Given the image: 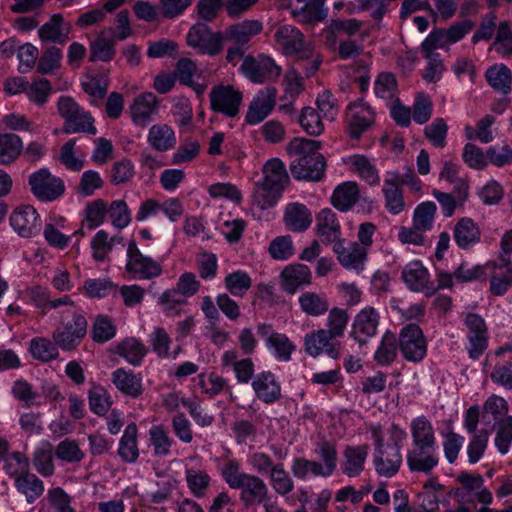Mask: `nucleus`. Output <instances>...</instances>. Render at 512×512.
<instances>
[{"instance_id": "1", "label": "nucleus", "mask_w": 512, "mask_h": 512, "mask_svg": "<svg viewBox=\"0 0 512 512\" xmlns=\"http://www.w3.org/2000/svg\"><path fill=\"white\" fill-rule=\"evenodd\" d=\"M322 143L317 140L294 138L287 145V152L295 158L290 163L292 176L297 180L319 181L323 178L326 162L318 151Z\"/></svg>"}, {"instance_id": "2", "label": "nucleus", "mask_w": 512, "mask_h": 512, "mask_svg": "<svg viewBox=\"0 0 512 512\" xmlns=\"http://www.w3.org/2000/svg\"><path fill=\"white\" fill-rule=\"evenodd\" d=\"M220 474L231 489L240 490L239 500L245 508L261 505L268 501L267 484L257 475L242 472L239 461L226 460L220 468Z\"/></svg>"}, {"instance_id": "3", "label": "nucleus", "mask_w": 512, "mask_h": 512, "mask_svg": "<svg viewBox=\"0 0 512 512\" xmlns=\"http://www.w3.org/2000/svg\"><path fill=\"white\" fill-rule=\"evenodd\" d=\"M47 306L51 309H57L66 306L61 312V319L64 314H71L72 320L62 322L52 333V339L56 345L63 351L75 350L88 333V321L81 309L75 306L70 296H63L57 299L49 300Z\"/></svg>"}, {"instance_id": "4", "label": "nucleus", "mask_w": 512, "mask_h": 512, "mask_svg": "<svg viewBox=\"0 0 512 512\" xmlns=\"http://www.w3.org/2000/svg\"><path fill=\"white\" fill-rule=\"evenodd\" d=\"M263 175V181L257 183L254 201L261 209H266L275 205L289 177L285 165L277 158L266 162L263 166Z\"/></svg>"}, {"instance_id": "5", "label": "nucleus", "mask_w": 512, "mask_h": 512, "mask_svg": "<svg viewBox=\"0 0 512 512\" xmlns=\"http://www.w3.org/2000/svg\"><path fill=\"white\" fill-rule=\"evenodd\" d=\"M58 114L64 119L63 131L67 134L85 133L95 135L94 118L71 96H61L57 101Z\"/></svg>"}, {"instance_id": "6", "label": "nucleus", "mask_w": 512, "mask_h": 512, "mask_svg": "<svg viewBox=\"0 0 512 512\" xmlns=\"http://www.w3.org/2000/svg\"><path fill=\"white\" fill-rule=\"evenodd\" d=\"M375 441L373 464L376 472L383 477H393L402 464V455L398 447L384 444V437L380 425H371L369 428Z\"/></svg>"}, {"instance_id": "7", "label": "nucleus", "mask_w": 512, "mask_h": 512, "mask_svg": "<svg viewBox=\"0 0 512 512\" xmlns=\"http://www.w3.org/2000/svg\"><path fill=\"white\" fill-rule=\"evenodd\" d=\"M224 40L223 32H213L205 22L195 23L186 35V43L189 47L209 56H216L222 52Z\"/></svg>"}, {"instance_id": "8", "label": "nucleus", "mask_w": 512, "mask_h": 512, "mask_svg": "<svg viewBox=\"0 0 512 512\" xmlns=\"http://www.w3.org/2000/svg\"><path fill=\"white\" fill-rule=\"evenodd\" d=\"M274 39L286 56H291L297 61L309 60L314 55L311 44L305 42L302 32L292 25L279 26Z\"/></svg>"}, {"instance_id": "9", "label": "nucleus", "mask_w": 512, "mask_h": 512, "mask_svg": "<svg viewBox=\"0 0 512 512\" xmlns=\"http://www.w3.org/2000/svg\"><path fill=\"white\" fill-rule=\"evenodd\" d=\"M30 191L42 202H52L65 193L64 181L47 168H41L28 177Z\"/></svg>"}, {"instance_id": "10", "label": "nucleus", "mask_w": 512, "mask_h": 512, "mask_svg": "<svg viewBox=\"0 0 512 512\" xmlns=\"http://www.w3.org/2000/svg\"><path fill=\"white\" fill-rule=\"evenodd\" d=\"M397 342L403 358L408 362L419 363L427 354V341L417 324L402 327Z\"/></svg>"}, {"instance_id": "11", "label": "nucleus", "mask_w": 512, "mask_h": 512, "mask_svg": "<svg viewBox=\"0 0 512 512\" xmlns=\"http://www.w3.org/2000/svg\"><path fill=\"white\" fill-rule=\"evenodd\" d=\"M240 69L250 81L258 84L275 81L282 72L281 67L266 55H259L257 58L245 57Z\"/></svg>"}, {"instance_id": "12", "label": "nucleus", "mask_w": 512, "mask_h": 512, "mask_svg": "<svg viewBox=\"0 0 512 512\" xmlns=\"http://www.w3.org/2000/svg\"><path fill=\"white\" fill-rule=\"evenodd\" d=\"M210 107L216 113L233 118L239 113L243 95L231 85L214 86L210 93Z\"/></svg>"}, {"instance_id": "13", "label": "nucleus", "mask_w": 512, "mask_h": 512, "mask_svg": "<svg viewBox=\"0 0 512 512\" xmlns=\"http://www.w3.org/2000/svg\"><path fill=\"white\" fill-rule=\"evenodd\" d=\"M347 134L359 139L375 122V112L362 99L350 103L347 108Z\"/></svg>"}, {"instance_id": "14", "label": "nucleus", "mask_w": 512, "mask_h": 512, "mask_svg": "<svg viewBox=\"0 0 512 512\" xmlns=\"http://www.w3.org/2000/svg\"><path fill=\"white\" fill-rule=\"evenodd\" d=\"M126 270L139 279H152L162 274V266L154 259L143 255L136 243L131 241L127 249Z\"/></svg>"}, {"instance_id": "15", "label": "nucleus", "mask_w": 512, "mask_h": 512, "mask_svg": "<svg viewBox=\"0 0 512 512\" xmlns=\"http://www.w3.org/2000/svg\"><path fill=\"white\" fill-rule=\"evenodd\" d=\"M335 339L336 337L332 336L326 329L310 332L304 338L305 352L314 358L324 352L330 358L336 360L341 354V344Z\"/></svg>"}, {"instance_id": "16", "label": "nucleus", "mask_w": 512, "mask_h": 512, "mask_svg": "<svg viewBox=\"0 0 512 512\" xmlns=\"http://www.w3.org/2000/svg\"><path fill=\"white\" fill-rule=\"evenodd\" d=\"M257 334L264 339L266 347L273 351L274 357L279 361H289L295 350V345L286 334L275 332L272 324L259 323Z\"/></svg>"}, {"instance_id": "17", "label": "nucleus", "mask_w": 512, "mask_h": 512, "mask_svg": "<svg viewBox=\"0 0 512 512\" xmlns=\"http://www.w3.org/2000/svg\"><path fill=\"white\" fill-rule=\"evenodd\" d=\"M277 89L265 87L258 91L250 102L245 120L250 125L262 122L274 109L276 104Z\"/></svg>"}, {"instance_id": "18", "label": "nucleus", "mask_w": 512, "mask_h": 512, "mask_svg": "<svg viewBox=\"0 0 512 512\" xmlns=\"http://www.w3.org/2000/svg\"><path fill=\"white\" fill-rule=\"evenodd\" d=\"M402 279L414 292H423L426 296H431L437 291L434 283L430 281L428 270L420 261L408 263L402 270Z\"/></svg>"}, {"instance_id": "19", "label": "nucleus", "mask_w": 512, "mask_h": 512, "mask_svg": "<svg viewBox=\"0 0 512 512\" xmlns=\"http://www.w3.org/2000/svg\"><path fill=\"white\" fill-rule=\"evenodd\" d=\"M12 228L22 237H32L41 230L39 215L34 207L23 205L17 207L10 216Z\"/></svg>"}, {"instance_id": "20", "label": "nucleus", "mask_w": 512, "mask_h": 512, "mask_svg": "<svg viewBox=\"0 0 512 512\" xmlns=\"http://www.w3.org/2000/svg\"><path fill=\"white\" fill-rule=\"evenodd\" d=\"M251 385L256 398L265 404H273L282 398L281 385L270 371L258 373Z\"/></svg>"}, {"instance_id": "21", "label": "nucleus", "mask_w": 512, "mask_h": 512, "mask_svg": "<svg viewBox=\"0 0 512 512\" xmlns=\"http://www.w3.org/2000/svg\"><path fill=\"white\" fill-rule=\"evenodd\" d=\"M436 449L437 446L412 445L406 456L410 471L429 474L439 463Z\"/></svg>"}, {"instance_id": "22", "label": "nucleus", "mask_w": 512, "mask_h": 512, "mask_svg": "<svg viewBox=\"0 0 512 512\" xmlns=\"http://www.w3.org/2000/svg\"><path fill=\"white\" fill-rule=\"evenodd\" d=\"M379 324V314L373 307H365L354 318L351 337L359 344H365L374 336Z\"/></svg>"}, {"instance_id": "23", "label": "nucleus", "mask_w": 512, "mask_h": 512, "mask_svg": "<svg viewBox=\"0 0 512 512\" xmlns=\"http://www.w3.org/2000/svg\"><path fill=\"white\" fill-rule=\"evenodd\" d=\"M71 25L65 22L62 14H53L49 21L38 30V36L43 42L64 44L69 39Z\"/></svg>"}, {"instance_id": "24", "label": "nucleus", "mask_w": 512, "mask_h": 512, "mask_svg": "<svg viewBox=\"0 0 512 512\" xmlns=\"http://www.w3.org/2000/svg\"><path fill=\"white\" fill-rule=\"evenodd\" d=\"M159 101L152 92H145L137 96L131 105L133 122L141 127L147 126L152 121V116L157 113Z\"/></svg>"}, {"instance_id": "25", "label": "nucleus", "mask_w": 512, "mask_h": 512, "mask_svg": "<svg viewBox=\"0 0 512 512\" xmlns=\"http://www.w3.org/2000/svg\"><path fill=\"white\" fill-rule=\"evenodd\" d=\"M492 270L490 276V292L495 296L505 294L512 286V264L509 257H501V263L491 262L489 268Z\"/></svg>"}, {"instance_id": "26", "label": "nucleus", "mask_w": 512, "mask_h": 512, "mask_svg": "<svg viewBox=\"0 0 512 512\" xmlns=\"http://www.w3.org/2000/svg\"><path fill=\"white\" fill-rule=\"evenodd\" d=\"M112 382L121 393L131 398L140 397L144 390L141 374L132 370L116 369L112 372Z\"/></svg>"}, {"instance_id": "27", "label": "nucleus", "mask_w": 512, "mask_h": 512, "mask_svg": "<svg viewBox=\"0 0 512 512\" xmlns=\"http://www.w3.org/2000/svg\"><path fill=\"white\" fill-rule=\"evenodd\" d=\"M284 291L294 294L298 288L311 284V270L304 264H292L281 272Z\"/></svg>"}, {"instance_id": "28", "label": "nucleus", "mask_w": 512, "mask_h": 512, "mask_svg": "<svg viewBox=\"0 0 512 512\" xmlns=\"http://www.w3.org/2000/svg\"><path fill=\"white\" fill-rule=\"evenodd\" d=\"M262 30L263 25L259 20H244L228 27L224 36L237 46H244Z\"/></svg>"}, {"instance_id": "29", "label": "nucleus", "mask_w": 512, "mask_h": 512, "mask_svg": "<svg viewBox=\"0 0 512 512\" xmlns=\"http://www.w3.org/2000/svg\"><path fill=\"white\" fill-rule=\"evenodd\" d=\"M284 222L289 230L303 232L310 227L312 214L304 204L290 203L285 209Z\"/></svg>"}, {"instance_id": "30", "label": "nucleus", "mask_w": 512, "mask_h": 512, "mask_svg": "<svg viewBox=\"0 0 512 512\" xmlns=\"http://www.w3.org/2000/svg\"><path fill=\"white\" fill-rule=\"evenodd\" d=\"M453 236L461 249H469L480 241L481 232L471 218H461L454 227Z\"/></svg>"}, {"instance_id": "31", "label": "nucleus", "mask_w": 512, "mask_h": 512, "mask_svg": "<svg viewBox=\"0 0 512 512\" xmlns=\"http://www.w3.org/2000/svg\"><path fill=\"white\" fill-rule=\"evenodd\" d=\"M368 445L347 446L344 450L342 471L348 477H357L364 470L368 455Z\"/></svg>"}, {"instance_id": "32", "label": "nucleus", "mask_w": 512, "mask_h": 512, "mask_svg": "<svg viewBox=\"0 0 512 512\" xmlns=\"http://www.w3.org/2000/svg\"><path fill=\"white\" fill-rule=\"evenodd\" d=\"M317 235L322 241L332 243L341 235L340 224L337 221L335 213L326 208L322 209L316 216Z\"/></svg>"}, {"instance_id": "33", "label": "nucleus", "mask_w": 512, "mask_h": 512, "mask_svg": "<svg viewBox=\"0 0 512 512\" xmlns=\"http://www.w3.org/2000/svg\"><path fill=\"white\" fill-rule=\"evenodd\" d=\"M148 352V348L135 337H127L120 341L115 353L124 358L129 364L139 366Z\"/></svg>"}, {"instance_id": "34", "label": "nucleus", "mask_w": 512, "mask_h": 512, "mask_svg": "<svg viewBox=\"0 0 512 512\" xmlns=\"http://www.w3.org/2000/svg\"><path fill=\"white\" fill-rule=\"evenodd\" d=\"M358 200V184L353 181H347L337 186L331 198L333 206L342 212L350 210Z\"/></svg>"}, {"instance_id": "35", "label": "nucleus", "mask_w": 512, "mask_h": 512, "mask_svg": "<svg viewBox=\"0 0 512 512\" xmlns=\"http://www.w3.org/2000/svg\"><path fill=\"white\" fill-rule=\"evenodd\" d=\"M412 445L437 446L435 431L425 416H418L410 423Z\"/></svg>"}, {"instance_id": "36", "label": "nucleus", "mask_w": 512, "mask_h": 512, "mask_svg": "<svg viewBox=\"0 0 512 512\" xmlns=\"http://www.w3.org/2000/svg\"><path fill=\"white\" fill-rule=\"evenodd\" d=\"M396 179V176L386 178L382 189L385 199V208L394 215L401 213L406 206L403 190L397 184Z\"/></svg>"}, {"instance_id": "37", "label": "nucleus", "mask_w": 512, "mask_h": 512, "mask_svg": "<svg viewBox=\"0 0 512 512\" xmlns=\"http://www.w3.org/2000/svg\"><path fill=\"white\" fill-rule=\"evenodd\" d=\"M137 432L136 424L130 423L126 426L119 441L118 455L126 463H135L139 457Z\"/></svg>"}, {"instance_id": "38", "label": "nucleus", "mask_w": 512, "mask_h": 512, "mask_svg": "<svg viewBox=\"0 0 512 512\" xmlns=\"http://www.w3.org/2000/svg\"><path fill=\"white\" fill-rule=\"evenodd\" d=\"M17 491L25 496L27 503H34L44 492V483L35 474L27 472L14 481Z\"/></svg>"}, {"instance_id": "39", "label": "nucleus", "mask_w": 512, "mask_h": 512, "mask_svg": "<svg viewBox=\"0 0 512 512\" xmlns=\"http://www.w3.org/2000/svg\"><path fill=\"white\" fill-rule=\"evenodd\" d=\"M148 142L155 150L165 152L176 144L175 133L167 124H156L149 130Z\"/></svg>"}, {"instance_id": "40", "label": "nucleus", "mask_w": 512, "mask_h": 512, "mask_svg": "<svg viewBox=\"0 0 512 512\" xmlns=\"http://www.w3.org/2000/svg\"><path fill=\"white\" fill-rule=\"evenodd\" d=\"M301 310L313 317L324 315L329 310L328 298L324 293L305 292L299 297Z\"/></svg>"}, {"instance_id": "41", "label": "nucleus", "mask_w": 512, "mask_h": 512, "mask_svg": "<svg viewBox=\"0 0 512 512\" xmlns=\"http://www.w3.org/2000/svg\"><path fill=\"white\" fill-rule=\"evenodd\" d=\"M23 149L21 138L13 133L0 134V165L13 163Z\"/></svg>"}, {"instance_id": "42", "label": "nucleus", "mask_w": 512, "mask_h": 512, "mask_svg": "<svg viewBox=\"0 0 512 512\" xmlns=\"http://www.w3.org/2000/svg\"><path fill=\"white\" fill-rule=\"evenodd\" d=\"M106 31H102L100 35L92 42L90 46L89 61H102L109 62L115 56V41L116 39H107L105 37Z\"/></svg>"}, {"instance_id": "43", "label": "nucleus", "mask_w": 512, "mask_h": 512, "mask_svg": "<svg viewBox=\"0 0 512 512\" xmlns=\"http://www.w3.org/2000/svg\"><path fill=\"white\" fill-rule=\"evenodd\" d=\"M398 348L396 335L387 331L383 335L381 343L374 354V360L381 366L390 365L397 357Z\"/></svg>"}, {"instance_id": "44", "label": "nucleus", "mask_w": 512, "mask_h": 512, "mask_svg": "<svg viewBox=\"0 0 512 512\" xmlns=\"http://www.w3.org/2000/svg\"><path fill=\"white\" fill-rule=\"evenodd\" d=\"M300 23L313 24L323 21L327 17V10L322 0H311L305 6L292 12Z\"/></svg>"}, {"instance_id": "45", "label": "nucleus", "mask_w": 512, "mask_h": 512, "mask_svg": "<svg viewBox=\"0 0 512 512\" xmlns=\"http://www.w3.org/2000/svg\"><path fill=\"white\" fill-rule=\"evenodd\" d=\"M32 463L40 475L49 477L54 474L53 447L49 442L43 443L35 450Z\"/></svg>"}, {"instance_id": "46", "label": "nucleus", "mask_w": 512, "mask_h": 512, "mask_svg": "<svg viewBox=\"0 0 512 512\" xmlns=\"http://www.w3.org/2000/svg\"><path fill=\"white\" fill-rule=\"evenodd\" d=\"M187 486L193 496L202 498L207 494L211 484V477L204 470L187 468L185 471Z\"/></svg>"}, {"instance_id": "47", "label": "nucleus", "mask_w": 512, "mask_h": 512, "mask_svg": "<svg viewBox=\"0 0 512 512\" xmlns=\"http://www.w3.org/2000/svg\"><path fill=\"white\" fill-rule=\"evenodd\" d=\"M117 328L107 315L99 314L95 317L90 336L96 343H106L116 335Z\"/></svg>"}, {"instance_id": "48", "label": "nucleus", "mask_w": 512, "mask_h": 512, "mask_svg": "<svg viewBox=\"0 0 512 512\" xmlns=\"http://www.w3.org/2000/svg\"><path fill=\"white\" fill-rule=\"evenodd\" d=\"M29 350L34 359L45 363L50 362L59 356L58 346L56 343L44 337L32 339Z\"/></svg>"}, {"instance_id": "49", "label": "nucleus", "mask_w": 512, "mask_h": 512, "mask_svg": "<svg viewBox=\"0 0 512 512\" xmlns=\"http://www.w3.org/2000/svg\"><path fill=\"white\" fill-rule=\"evenodd\" d=\"M269 478L273 490L280 496H286L294 490V481L282 463L275 465Z\"/></svg>"}, {"instance_id": "50", "label": "nucleus", "mask_w": 512, "mask_h": 512, "mask_svg": "<svg viewBox=\"0 0 512 512\" xmlns=\"http://www.w3.org/2000/svg\"><path fill=\"white\" fill-rule=\"evenodd\" d=\"M486 79L488 83L498 91L507 94L511 87V72L505 65L493 66L486 71Z\"/></svg>"}, {"instance_id": "51", "label": "nucleus", "mask_w": 512, "mask_h": 512, "mask_svg": "<svg viewBox=\"0 0 512 512\" xmlns=\"http://www.w3.org/2000/svg\"><path fill=\"white\" fill-rule=\"evenodd\" d=\"M367 256V251L357 242L347 246L345 253L339 258V263L346 269H362Z\"/></svg>"}, {"instance_id": "52", "label": "nucleus", "mask_w": 512, "mask_h": 512, "mask_svg": "<svg viewBox=\"0 0 512 512\" xmlns=\"http://www.w3.org/2000/svg\"><path fill=\"white\" fill-rule=\"evenodd\" d=\"M46 500L49 512H74L71 497L61 487L49 489Z\"/></svg>"}, {"instance_id": "53", "label": "nucleus", "mask_w": 512, "mask_h": 512, "mask_svg": "<svg viewBox=\"0 0 512 512\" xmlns=\"http://www.w3.org/2000/svg\"><path fill=\"white\" fill-rule=\"evenodd\" d=\"M226 289L233 295L242 297L250 289L252 280L244 271H235L228 274L225 279Z\"/></svg>"}, {"instance_id": "54", "label": "nucleus", "mask_w": 512, "mask_h": 512, "mask_svg": "<svg viewBox=\"0 0 512 512\" xmlns=\"http://www.w3.org/2000/svg\"><path fill=\"white\" fill-rule=\"evenodd\" d=\"M436 205L432 201L419 204L414 210L413 225L419 230H430L434 221Z\"/></svg>"}, {"instance_id": "55", "label": "nucleus", "mask_w": 512, "mask_h": 512, "mask_svg": "<svg viewBox=\"0 0 512 512\" xmlns=\"http://www.w3.org/2000/svg\"><path fill=\"white\" fill-rule=\"evenodd\" d=\"M491 262L485 265L470 266L468 262H462L454 271V278L461 283L474 280H485L487 268H490Z\"/></svg>"}, {"instance_id": "56", "label": "nucleus", "mask_w": 512, "mask_h": 512, "mask_svg": "<svg viewBox=\"0 0 512 512\" xmlns=\"http://www.w3.org/2000/svg\"><path fill=\"white\" fill-rule=\"evenodd\" d=\"M106 213L107 205L104 200L96 199L92 201L85 208L83 226H86L89 230H93L103 223Z\"/></svg>"}, {"instance_id": "57", "label": "nucleus", "mask_w": 512, "mask_h": 512, "mask_svg": "<svg viewBox=\"0 0 512 512\" xmlns=\"http://www.w3.org/2000/svg\"><path fill=\"white\" fill-rule=\"evenodd\" d=\"M314 452L323 461V469L332 475L337 467L338 453L336 445L327 440L320 441L316 444Z\"/></svg>"}, {"instance_id": "58", "label": "nucleus", "mask_w": 512, "mask_h": 512, "mask_svg": "<svg viewBox=\"0 0 512 512\" xmlns=\"http://www.w3.org/2000/svg\"><path fill=\"white\" fill-rule=\"evenodd\" d=\"M3 468L15 481L17 477L29 472V460L23 453L13 452L4 458Z\"/></svg>"}, {"instance_id": "59", "label": "nucleus", "mask_w": 512, "mask_h": 512, "mask_svg": "<svg viewBox=\"0 0 512 512\" xmlns=\"http://www.w3.org/2000/svg\"><path fill=\"white\" fill-rule=\"evenodd\" d=\"M149 436L156 456H166L169 454L172 439L162 425L152 426L149 430Z\"/></svg>"}, {"instance_id": "60", "label": "nucleus", "mask_w": 512, "mask_h": 512, "mask_svg": "<svg viewBox=\"0 0 512 512\" xmlns=\"http://www.w3.org/2000/svg\"><path fill=\"white\" fill-rule=\"evenodd\" d=\"M88 398L90 410L99 416L105 415L112 404L108 392L102 386L91 388Z\"/></svg>"}, {"instance_id": "61", "label": "nucleus", "mask_w": 512, "mask_h": 512, "mask_svg": "<svg viewBox=\"0 0 512 512\" xmlns=\"http://www.w3.org/2000/svg\"><path fill=\"white\" fill-rule=\"evenodd\" d=\"M299 124L301 127L312 136L320 135L324 130V125L321 121L320 115L312 107H304L299 116Z\"/></svg>"}, {"instance_id": "62", "label": "nucleus", "mask_w": 512, "mask_h": 512, "mask_svg": "<svg viewBox=\"0 0 512 512\" xmlns=\"http://www.w3.org/2000/svg\"><path fill=\"white\" fill-rule=\"evenodd\" d=\"M62 51L56 46L45 49L39 58L37 70L41 74H51L60 67Z\"/></svg>"}, {"instance_id": "63", "label": "nucleus", "mask_w": 512, "mask_h": 512, "mask_svg": "<svg viewBox=\"0 0 512 512\" xmlns=\"http://www.w3.org/2000/svg\"><path fill=\"white\" fill-rule=\"evenodd\" d=\"M374 91L382 99L390 100L394 98L397 93L396 77L389 72L380 73L375 81Z\"/></svg>"}, {"instance_id": "64", "label": "nucleus", "mask_w": 512, "mask_h": 512, "mask_svg": "<svg viewBox=\"0 0 512 512\" xmlns=\"http://www.w3.org/2000/svg\"><path fill=\"white\" fill-rule=\"evenodd\" d=\"M135 174L134 165L129 159H121L115 162L110 170V182L112 185H122L129 182Z\"/></svg>"}]
</instances>
